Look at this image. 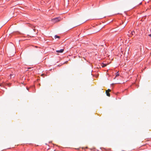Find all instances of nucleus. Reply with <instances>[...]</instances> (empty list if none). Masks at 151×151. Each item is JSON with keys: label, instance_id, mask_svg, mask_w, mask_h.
Here are the masks:
<instances>
[{"label": "nucleus", "instance_id": "11", "mask_svg": "<svg viewBox=\"0 0 151 151\" xmlns=\"http://www.w3.org/2000/svg\"><path fill=\"white\" fill-rule=\"evenodd\" d=\"M149 36H151V34H150V35H149Z\"/></svg>", "mask_w": 151, "mask_h": 151}, {"label": "nucleus", "instance_id": "12", "mask_svg": "<svg viewBox=\"0 0 151 151\" xmlns=\"http://www.w3.org/2000/svg\"><path fill=\"white\" fill-rule=\"evenodd\" d=\"M35 29H33V30H34V31H35Z\"/></svg>", "mask_w": 151, "mask_h": 151}, {"label": "nucleus", "instance_id": "1", "mask_svg": "<svg viewBox=\"0 0 151 151\" xmlns=\"http://www.w3.org/2000/svg\"><path fill=\"white\" fill-rule=\"evenodd\" d=\"M61 19V17H59L52 19L51 21L53 23H56L60 21Z\"/></svg>", "mask_w": 151, "mask_h": 151}, {"label": "nucleus", "instance_id": "6", "mask_svg": "<svg viewBox=\"0 0 151 151\" xmlns=\"http://www.w3.org/2000/svg\"><path fill=\"white\" fill-rule=\"evenodd\" d=\"M131 34L132 35H133L135 34V32L134 31H132L131 32Z\"/></svg>", "mask_w": 151, "mask_h": 151}, {"label": "nucleus", "instance_id": "8", "mask_svg": "<svg viewBox=\"0 0 151 151\" xmlns=\"http://www.w3.org/2000/svg\"><path fill=\"white\" fill-rule=\"evenodd\" d=\"M116 77L118 76L119 75V74L118 72L116 73Z\"/></svg>", "mask_w": 151, "mask_h": 151}, {"label": "nucleus", "instance_id": "3", "mask_svg": "<svg viewBox=\"0 0 151 151\" xmlns=\"http://www.w3.org/2000/svg\"><path fill=\"white\" fill-rule=\"evenodd\" d=\"M15 76V75L14 74H11L10 75V78H14Z\"/></svg>", "mask_w": 151, "mask_h": 151}, {"label": "nucleus", "instance_id": "2", "mask_svg": "<svg viewBox=\"0 0 151 151\" xmlns=\"http://www.w3.org/2000/svg\"><path fill=\"white\" fill-rule=\"evenodd\" d=\"M64 50L63 49H61L59 50H56V52H58H58L62 53L63 52Z\"/></svg>", "mask_w": 151, "mask_h": 151}, {"label": "nucleus", "instance_id": "9", "mask_svg": "<svg viewBox=\"0 0 151 151\" xmlns=\"http://www.w3.org/2000/svg\"><path fill=\"white\" fill-rule=\"evenodd\" d=\"M107 91L108 92H109L111 91V90L110 89H108Z\"/></svg>", "mask_w": 151, "mask_h": 151}, {"label": "nucleus", "instance_id": "10", "mask_svg": "<svg viewBox=\"0 0 151 151\" xmlns=\"http://www.w3.org/2000/svg\"><path fill=\"white\" fill-rule=\"evenodd\" d=\"M142 2H141V3H140L139 4H142Z\"/></svg>", "mask_w": 151, "mask_h": 151}, {"label": "nucleus", "instance_id": "7", "mask_svg": "<svg viewBox=\"0 0 151 151\" xmlns=\"http://www.w3.org/2000/svg\"><path fill=\"white\" fill-rule=\"evenodd\" d=\"M54 37L55 39H56V38H59V37L58 36H57V35H55Z\"/></svg>", "mask_w": 151, "mask_h": 151}, {"label": "nucleus", "instance_id": "4", "mask_svg": "<svg viewBox=\"0 0 151 151\" xmlns=\"http://www.w3.org/2000/svg\"><path fill=\"white\" fill-rule=\"evenodd\" d=\"M101 65L102 67H106L107 65V64H104L102 63L101 64Z\"/></svg>", "mask_w": 151, "mask_h": 151}, {"label": "nucleus", "instance_id": "5", "mask_svg": "<svg viewBox=\"0 0 151 151\" xmlns=\"http://www.w3.org/2000/svg\"><path fill=\"white\" fill-rule=\"evenodd\" d=\"M106 95L109 96H110V94L109 93V92H107V91H106Z\"/></svg>", "mask_w": 151, "mask_h": 151}]
</instances>
